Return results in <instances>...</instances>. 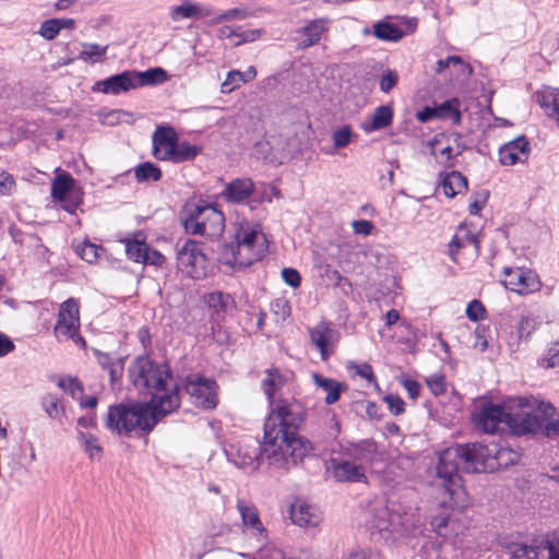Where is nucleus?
<instances>
[{"mask_svg":"<svg viewBox=\"0 0 559 559\" xmlns=\"http://www.w3.org/2000/svg\"><path fill=\"white\" fill-rule=\"evenodd\" d=\"M60 32L61 29L57 17L41 22L38 29V34L46 40H53Z\"/></svg>","mask_w":559,"mask_h":559,"instance_id":"obj_48","label":"nucleus"},{"mask_svg":"<svg viewBox=\"0 0 559 559\" xmlns=\"http://www.w3.org/2000/svg\"><path fill=\"white\" fill-rule=\"evenodd\" d=\"M237 509L243 526L250 528L252 534L258 540L264 542L267 538V533L263 526L257 508L251 503H246L243 500H237Z\"/></svg>","mask_w":559,"mask_h":559,"instance_id":"obj_21","label":"nucleus"},{"mask_svg":"<svg viewBox=\"0 0 559 559\" xmlns=\"http://www.w3.org/2000/svg\"><path fill=\"white\" fill-rule=\"evenodd\" d=\"M175 163H183L193 160L202 151L201 146L190 144L187 141L176 142L175 145Z\"/></svg>","mask_w":559,"mask_h":559,"instance_id":"obj_38","label":"nucleus"},{"mask_svg":"<svg viewBox=\"0 0 559 559\" xmlns=\"http://www.w3.org/2000/svg\"><path fill=\"white\" fill-rule=\"evenodd\" d=\"M205 301L207 306L214 309L216 312L226 311L235 304L234 298L229 294L223 292L210 293L206 295Z\"/></svg>","mask_w":559,"mask_h":559,"instance_id":"obj_39","label":"nucleus"},{"mask_svg":"<svg viewBox=\"0 0 559 559\" xmlns=\"http://www.w3.org/2000/svg\"><path fill=\"white\" fill-rule=\"evenodd\" d=\"M332 475L336 481L366 483L367 476L362 466L348 460L332 457L330 460Z\"/></svg>","mask_w":559,"mask_h":559,"instance_id":"obj_16","label":"nucleus"},{"mask_svg":"<svg viewBox=\"0 0 559 559\" xmlns=\"http://www.w3.org/2000/svg\"><path fill=\"white\" fill-rule=\"evenodd\" d=\"M180 222L187 234L211 239L219 237L225 228L223 212L202 201L186 204L180 213Z\"/></svg>","mask_w":559,"mask_h":559,"instance_id":"obj_5","label":"nucleus"},{"mask_svg":"<svg viewBox=\"0 0 559 559\" xmlns=\"http://www.w3.org/2000/svg\"><path fill=\"white\" fill-rule=\"evenodd\" d=\"M540 435L548 439H559V408L550 403H538Z\"/></svg>","mask_w":559,"mask_h":559,"instance_id":"obj_19","label":"nucleus"},{"mask_svg":"<svg viewBox=\"0 0 559 559\" xmlns=\"http://www.w3.org/2000/svg\"><path fill=\"white\" fill-rule=\"evenodd\" d=\"M426 384L435 396H440L445 393L447 383L441 374H433L426 379Z\"/></svg>","mask_w":559,"mask_h":559,"instance_id":"obj_53","label":"nucleus"},{"mask_svg":"<svg viewBox=\"0 0 559 559\" xmlns=\"http://www.w3.org/2000/svg\"><path fill=\"white\" fill-rule=\"evenodd\" d=\"M75 180L68 173L55 177L51 182V197L55 200L67 202L66 211L73 213L82 204V195L75 191Z\"/></svg>","mask_w":559,"mask_h":559,"instance_id":"obj_13","label":"nucleus"},{"mask_svg":"<svg viewBox=\"0 0 559 559\" xmlns=\"http://www.w3.org/2000/svg\"><path fill=\"white\" fill-rule=\"evenodd\" d=\"M78 439L84 448V451L88 454L92 460H99L102 456V447L98 444V440L94 435L84 433L78 430Z\"/></svg>","mask_w":559,"mask_h":559,"instance_id":"obj_40","label":"nucleus"},{"mask_svg":"<svg viewBox=\"0 0 559 559\" xmlns=\"http://www.w3.org/2000/svg\"><path fill=\"white\" fill-rule=\"evenodd\" d=\"M179 395L173 392L158 399L156 405L150 403H120L108 407L105 427L114 433L130 437L140 431L141 436L150 433L158 420L177 409Z\"/></svg>","mask_w":559,"mask_h":559,"instance_id":"obj_3","label":"nucleus"},{"mask_svg":"<svg viewBox=\"0 0 559 559\" xmlns=\"http://www.w3.org/2000/svg\"><path fill=\"white\" fill-rule=\"evenodd\" d=\"M252 15V12L245 8H234L230 10H227L221 14H218L216 17L213 19V24H219L225 21H234V20H245Z\"/></svg>","mask_w":559,"mask_h":559,"instance_id":"obj_47","label":"nucleus"},{"mask_svg":"<svg viewBox=\"0 0 559 559\" xmlns=\"http://www.w3.org/2000/svg\"><path fill=\"white\" fill-rule=\"evenodd\" d=\"M45 412L51 419H59L64 413L60 400L53 394H47L41 401Z\"/></svg>","mask_w":559,"mask_h":559,"instance_id":"obj_46","label":"nucleus"},{"mask_svg":"<svg viewBox=\"0 0 559 559\" xmlns=\"http://www.w3.org/2000/svg\"><path fill=\"white\" fill-rule=\"evenodd\" d=\"M259 238L265 241L259 225H241L235 234L236 243H227L224 246L222 259L225 263L239 264L241 266L250 265L254 261H259L264 253L263 243L257 246Z\"/></svg>","mask_w":559,"mask_h":559,"instance_id":"obj_6","label":"nucleus"},{"mask_svg":"<svg viewBox=\"0 0 559 559\" xmlns=\"http://www.w3.org/2000/svg\"><path fill=\"white\" fill-rule=\"evenodd\" d=\"M501 283L506 288L519 295L538 292L542 282L535 271L525 267H504Z\"/></svg>","mask_w":559,"mask_h":559,"instance_id":"obj_12","label":"nucleus"},{"mask_svg":"<svg viewBox=\"0 0 559 559\" xmlns=\"http://www.w3.org/2000/svg\"><path fill=\"white\" fill-rule=\"evenodd\" d=\"M135 178L139 182L158 181L162 178V170L151 162L140 164L134 169Z\"/></svg>","mask_w":559,"mask_h":559,"instance_id":"obj_41","label":"nucleus"},{"mask_svg":"<svg viewBox=\"0 0 559 559\" xmlns=\"http://www.w3.org/2000/svg\"><path fill=\"white\" fill-rule=\"evenodd\" d=\"M134 90L141 86L155 85L167 80V73L162 68H152L143 72L132 71Z\"/></svg>","mask_w":559,"mask_h":559,"instance_id":"obj_30","label":"nucleus"},{"mask_svg":"<svg viewBox=\"0 0 559 559\" xmlns=\"http://www.w3.org/2000/svg\"><path fill=\"white\" fill-rule=\"evenodd\" d=\"M132 71H123L94 83L92 91L96 93L118 95L134 90Z\"/></svg>","mask_w":559,"mask_h":559,"instance_id":"obj_17","label":"nucleus"},{"mask_svg":"<svg viewBox=\"0 0 559 559\" xmlns=\"http://www.w3.org/2000/svg\"><path fill=\"white\" fill-rule=\"evenodd\" d=\"M393 120V110L388 105L379 106L374 109V112L371 117V122L369 126H364V130L366 132H372L377 130L384 129L392 123Z\"/></svg>","mask_w":559,"mask_h":559,"instance_id":"obj_33","label":"nucleus"},{"mask_svg":"<svg viewBox=\"0 0 559 559\" xmlns=\"http://www.w3.org/2000/svg\"><path fill=\"white\" fill-rule=\"evenodd\" d=\"M538 104L546 114L559 121V88H552L538 96Z\"/></svg>","mask_w":559,"mask_h":559,"instance_id":"obj_36","label":"nucleus"},{"mask_svg":"<svg viewBox=\"0 0 559 559\" xmlns=\"http://www.w3.org/2000/svg\"><path fill=\"white\" fill-rule=\"evenodd\" d=\"M153 154L159 160H169L175 163L174 145H153Z\"/></svg>","mask_w":559,"mask_h":559,"instance_id":"obj_58","label":"nucleus"},{"mask_svg":"<svg viewBox=\"0 0 559 559\" xmlns=\"http://www.w3.org/2000/svg\"><path fill=\"white\" fill-rule=\"evenodd\" d=\"M271 309L273 313L282 321H285L292 312L290 304L285 297L276 298L271 304Z\"/></svg>","mask_w":559,"mask_h":559,"instance_id":"obj_51","label":"nucleus"},{"mask_svg":"<svg viewBox=\"0 0 559 559\" xmlns=\"http://www.w3.org/2000/svg\"><path fill=\"white\" fill-rule=\"evenodd\" d=\"M254 192V182L250 178H236L227 183L221 197L228 203H242Z\"/></svg>","mask_w":559,"mask_h":559,"instance_id":"obj_20","label":"nucleus"},{"mask_svg":"<svg viewBox=\"0 0 559 559\" xmlns=\"http://www.w3.org/2000/svg\"><path fill=\"white\" fill-rule=\"evenodd\" d=\"M508 416H510V412H507L503 406L489 402L480 407L475 418V425L486 433H493L500 428V425L507 426Z\"/></svg>","mask_w":559,"mask_h":559,"instance_id":"obj_14","label":"nucleus"},{"mask_svg":"<svg viewBox=\"0 0 559 559\" xmlns=\"http://www.w3.org/2000/svg\"><path fill=\"white\" fill-rule=\"evenodd\" d=\"M397 79L399 76L395 71L389 70L385 73H383L379 83L380 91L383 93H389L390 91H392L397 83Z\"/></svg>","mask_w":559,"mask_h":559,"instance_id":"obj_57","label":"nucleus"},{"mask_svg":"<svg viewBox=\"0 0 559 559\" xmlns=\"http://www.w3.org/2000/svg\"><path fill=\"white\" fill-rule=\"evenodd\" d=\"M80 313L79 305L73 298L62 302L55 325V335L58 340H72L80 347H85L84 338L79 334Z\"/></svg>","mask_w":559,"mask_h":559,"instance_id":"obj_9","label":"nucleus"},{"mask_svg":"<svg viewBox=\"0 0 559 559\" xmlns=\"http://www.w3.org/2000/svg\"><path fill=\"white\" fill-rule=\"evenodd\" d=\"M282 278L287 285H289L293 288L299 287L301 283L299 272L292 267H284L282 270Z\"/></svg>","mask_w":559,"mask_h":559,"instance_id":"obj_62","label":"nucleus"},{"mask_svg":"<svg viewBox=\"0 0 559 559\" xmlns=\"http://www.w3.org/2000/svg\"><path fill=\"white\" fill-rule=\"evenodd\" d=\"M507 427L512 433L523 436L528 433H540V421L538 416V405L533 412L511 413L507 417Z\"/></svg>","mask_w":559,"mask_h":559,"instance_id":"obj_15","label":"nucleus"},{"mask_svg":"<svg viewBox=\"0 0 559 559\" xmlns=\"http://www.w3.org/2000/svg\"><path fill=\"white\" fill-rule=\"evenodd\" d=\"M367 522L371 528L385 531L389 528L391 512L383 500H376L366 512Z\"/></svg>","mask_w":559,"mask_h":559,"instance_id":"obj_25","label":"nucleus"},{"mask_svg":"<svg viewBox=\"0 0 559 559\" xmlns=\"http://www.w3.org/2000/svg\"><path fill=\"white\" fill-rule=\"evenodd\" d=\"M377 452L378 444L373 439H364L346 448L347 455L356 461H371Z\"/></svg>","mask_w":559,"mask_h":559,"instance_id":"obj_28","label":"nucleus"},{"mask_svg":"<svg viewBox=\"0 0 559 559\" xmlns=\"http://www.w3.org/2000/svg\"><path fill=\"white\" fill-rule=\"evenodd\" d=\"M98 246L87 240L79 245L75 249L78 255H80L81 259L88 263H93L94 261H96V259L98 258Z\"/></svg>","mask_w":559,"mask_h":559,"instance_id":"obj_49","label":"nucleus"},{"mask_svg":"<svg viewBox=\"0 0 559 559\" xmlns=\"http://www.w3.org/2000/svg\"><path fill=\"white\" fill-rule=\"evenodd\" d=\"M519 454L508 448L498 444L485 445L483 443L456 444L440 453L437 464V477L449 493L450 499L461 491L462 469L466 473H479L507 468L519 461Z\"/></svg>","mask_w":559,"mask_h":559,"instance_id":"obj_2","label":"nucleus"},{"mask_svg":"<svg viewBox=\"0 0 559 559\" xmlns=\"http://www.w3.org/2000/svg\"><path fill=\"white\" fill-rule=\"evenodd\" d=\"M289 514L293 523L299 526H317L320 521L317 508L306 502L292 504Z\"/></svg>","mask_w":559,"mask_h":559,"instance_id":"obj_26","label":"nucleus"},{"mask_svg":"<svg viewBox=\"0 0 559 559\" xmlns=\"http://www.w3.org/2000/svg\"><path fill=\"white\" fill-rule=\"evenodd\" d=\"M333 144L336 148H342L348 145L352 139V130L348 126L333 132Z\"/></svg>","mask_w":559,"mask_h":559,"instance_id":"obj_55","label":"nucleus"},{"mask_svg":"<svg viewBox=\"0 0 559 559\" xmlns=\"http://www.w3.org/2000/svg\"><path fill=\"white\" fill-rule=\"evenodd\" d=\"M457 233L461 236H463L465 246L472 245L474 248L475 254H478L479 249H480V240L478 238V235L468 230L466 224H461L457 228Z\"/></svg>","mask_w":559,"mask_h":559,"instance_id":"obj_54","label":"nucleus"},{"mask_svg":"<svg viewBox=\"0 0 559 559\" xmlns=\"http://www.w3.org/2000/svg\"><path fill=\"white\" fill-rule=\"evenodd\" d=\"M15 188V181L12 175L7 171L0 173V195H10Z\"/></svg>","mask_w":559,"mask_h":559,"instance_id":"obj_60","label":"nucleus"},{"mask_svg":"<svg viewBox=\"0 0 559 559\" xmlns=\"http://www.w3.org/2000/svg\"><path fill=\"white\" fill-rule=\"evenodd\" d=\"M485 313V308L479 300H472L466 308V316L469 320L476 322L481 320Z\"/></svg>","mask_w":559,"mask_h":559,"instance_id":"obj_59","label":"nucleus"},{"mask_svg":"<svg viewBox=\"0 0 559 559\" xmlns=\"http://www.w3.org/2000/svg\"><path fill=\"white\" fill-rule=\"evenodd\" d=\"M286 382L285 377L276 368H270L265 371V378L262 380V389L267 401L273 404L274 395Z\"/></svg>","mask_w":559,"mask_h":559,"instance_id":"obj_29","label":"nucleus"},{"mask_svg":"<svg viewBox=\"0 0 559 559\" xmlns=\"http://www.w3.org/2000/svg\"><path fill=\"white\" fill-rule=\"evenodd\" d=\"M384 402L388 404L391 414L395 416L405 412V403L399 395L388 394L384 396Z\"/></svg>","mask_w":559,"mask_h":559,"instance_id":"obj_56","label":"nucleus"},{"mask_svg":"<svg viewBox=\"0 0 559 559\" xmlns=\"http://www.w3.org/2000/svg\"><path fill=\"white\" fill-rule=\"evenodd\" d=\"M310 340L320 350L321 358L328 360L332 355L330 345L337 341V332L325 324H320L310 330Z\"/></svg>","mask_w":559,"mask_h":559,"instance_id":"obj_23","label":"nucleus"},{"mask_svg":"<svg viewBox=\"0 0 559 559\" xmlns=\"http://www.w3.org/2000/svg\"><path fill=\"white\" fill-rule=\"evenodd\" d=\"M285 556L281 549L274 546L262 547L257 554L258 559H285Z\"/></svg>","mask_w":559,"mask_h":559,"instance_id":"obj_63","label":"nucleus"},{"mask_svg":"<svg viewBox=\"0 0 559 559\" xmlns=\"http://www.w3.org/2000/svg\"><path fill=\"white\" fill-rule=\"evenodd\" d=\"M307 417V408L296 399H278L264 421L265 452L271 463L292 467L312 454V443L297 433Z\"/></svg>","mask_w":559,"mask_h":559,"instance_id":"obj_1","label":"nucleus"},{"mask_svg":"<svg viewBox=\"0 0 559 559\" xmlns=\"http://www.w3.org/2000/svg\"><path fill=\"white\" fill-rule=\"evenodd\" d=\"M96 357L99 366L108 371L111 383L122 376L123 365L121 360L115 359L109 354L102 352H96Z\"/></svg>","mask_w":559,"mask_h":559,"instance_id":"obj_35","label":"nucleus"},{"mask_svg":"<svg viewBox=\"0 0 559 559\" xmlns=\"http://www.w3.org/2000/svg\"><path fill=\"white\" fill-rule=\"evenodd\" d=\"M127 257L136 263H148L150 249L144 240H129L126 243Z\"/></svg>","mask_w":559,"mask_h":559,"instance_id":"obj_37","label":"nucleus"},{"mask_svg":"<svg viewBox=\"0 0 559 559\" xmlns=\"http://www.w3.org/2000/svg\"><path fill=\"white\" fill-rule=\"evenodd\" d=\"M212 9L198 2L183 0L179 5L169 9V16L173 22H180L187 19H203L212 15Z\"/></svg>","mask_w":559,"mask_h":559,"instance_id":"obj_22","label":"nucleus"},{"mask_svg":"<svg viewBox=\"0 0 559 559\" xmlns=\"http://www.w3.org/2000/svg\"><path fill=\"white\" fill-rule=\"evenodd\" d=\"M373 35L381 40L399 41L404 36V32L395 24L381 21L373 25Z\"/></svg>","mask_w":559,"mask_h":559,"instance_id":"obj_34","label":"nucleus"},{"mask_svg":"<svg viewBox=\"0 0 559 559\" xmlns=\"http://www.w3.org/2000/svg\"><path fill=\"white\" fill-rule=\"evenodd\" d=\"M239 27L236 28L235 37L237 40L235 41V46H240L246 43H252L257 39H259L263 35V29L255 28V29H247L239 32Z\"/></svg>","mask_w":559,"mask_h":559,"instance_id":"obj_52","label":"nucleus"},{"mask_svg":"<svg viewBox=\"0 0 559 559\" xmlns=\"http://www.w3.org/2000/svg\"><path fill=\"white\" fill-rule=\"evenodd\" d=\"M82 51L79 55V59L86 63H102L106 60L108 45L102 46L96 43H81Z\"/></svg>","mask_w":559,"mask_h":559,"instance_id":"obj_32","label":"nucleus"},{"mask_svg":"<svg viewBox=\"0 0 559 559\" xmlns=\"http://www.w3.org/2000/svg\"><path fill=\"white\" fill-rule=\"evenodd\" d=\"M178 136L171 127H158L153 134V145H175Z\"/></svg>","mask_w":559,"mask_h":559,"instance_id":"obj_45","label":"nucleus"},{"mask_svg":"<svg viewBox=\"0 0 559 559\" xmlns=\"http://www.w3.org/2000/svg\"><path fill=\"white\" fill-rule=\"evenodd\" d=\"M547 362L548 368H554L559 365V341L552 343L546 354V358L544 359Z\"/></svg>","mask_w":559,"mask_h":559,"instance_id":"obj_64","label":"nucleus"},{"mask_svg":"<svg viewBox=\"0 0 559 559\" xmlns=\"http://www.w3.org/2000/svg\"><path fill=\"white\" fill-rule=\"evenodd\" d=\"M206 258L195 240L188 239L177 252V266L189 277L201 278L206 274Z\"/></svg>","mask_w":559,"mask_h":559,"instance_id":"obj_11","label":"nucleus"},{"mask_svg":"<svg viewBox=\"0 0 559 559\" xmlns=\"http://www.w3.org/2000/svg\"><path fill=\"white\" fill-rule=\"evenodd\" d=\"M504 555L510 559H559V534L555 533L532 545L519 542H503Z\"/></svg>","mask_w":559,"mask_h":559,"instance_id":"obj_7","label":"nucleus"},{"mask_svg":"<svg viewBox=\"0 0 559 559\" xmlns=\"http://www.w3.org/2000/svg\"><path fill=\"white\" fill-rule=\"evenodd\" d=\"M330 23L329 19L320 17L308 22L304 27L297 29V33L301 36L297 43V48L304 50L318 45L322 35L329 31Z\"/></svg>","mask_w":559,"mask_h":559,"instance_id":"obj_18","label":"nucleus"},{"mask_svg":"<svg viewBox=\"0 0 559 559\" xmlns=\"http://www.w3.org/2000/svg\"><path fill=\"white\" fill-rule=\"evenodd\" d=\"M346 559H381L380 555L369 548H354L352 549Z\"/></svg>","mask_w":559,"mask_h":559,"instance_id":"obj_61","label":"nucleus"},{"mask_svg":"<svg viewBox=\"0 0 559 559\" xmlns=\"http://www.w3.org/2000/svg\"><path fill=\"white\" fill-rule=\"evenodd\" d=\"M129 378L133 385L141 392L152 395V403L157 404L158 399L164 395H170L173 392L178 394V385L174 384L171 390H167V381L171 380V373L167 365H158L148 357H138L129 367Z\"/></svg>","mask_w":559,"mask_h":559,"instance_id":"obj_4","label":"nucleus"},{"mask_svg":"<svg viewBox=\"0 0 559 559\" xmlns=\"http://www.w3.org/2000/svg\"><path fill=\"white\" fill-rule=\"evenodd\" d=\"M248 79L245 74L238 70H231L227 73L225 81L221 84V92L223 94H229L236 88L240 87L241 84L247 83Z\"/></svg>","mask_w":559,"mask_h":559,"instance_id":"obj_44","label":"nucleus"},{"mask_svg":"<svg viewBox=\"0 0 559 559\" xmlns=\"http://www.w3.org/2000/svg\"><path fill=\"white\" fill-rule=\"evenodd\" d=\"M217 389L215 380L199 374H190L186 378L185 390L191 404L195 407L209 411L217 406Z\"/></svg>","mask_w":559,"mask_h":559,"instance_id":"obj_8","label":"nucleus"},{"mask_svg":"<svg viewBox=\"0 0 559 559\" xmlns=\"http://www.w3.org/2000/svg\"><path fill=\"white\" fill-rule=\"evenodd\" d=\"M442 190L447 197L454 198L467 190V179L460 171L453 170L442 180Z\"/></svg>","mask_w":559,"mask_h":559,"instance_id":"obj_31","label":"nucleus"},{"mask_svg":"<svg viewBox=\"0 0 559 559\" xmlns=\"http://www.w3.org/2000/svg\"><path fill=\"white\" fill-rule=\"evenodd\" d=\"M454 103H457L456 99L453 100H447L443 104H441L437 108V116L438 117H449L452 118L454 123H459L461 120V112L460 110L454 106Z\"/></svg>","mask_w":559,"mask_h":559,"instance_id":"obj_50","label":"nucleus"},{"mask_svg":"<svg viewBox=\"0 0 559 559\" xmlns=\"http://www.w3.org/2000/svg\"><path fill=\"white\" fill-rule=\"evenodd\" d=\"M266 439L263 438V442L260 443L257 439L247 438L245 439L237 450L234 457V463L241 468L255 471L260 467L263 461H266L270 466L280 468L275 464L271 463V459L265 452ZM288 469L289 467H284Z\"/></svg>","mask_w":559,"mask_h":559,"instance_id":"obj_10","label":"nucleus"},{"mask_svg":"<svg viewBox=\"0 0 559 559\" xmlns=\"http://www.w3.org/2000/svg\"><path fill=\"white\" fill-rule=\"evenodd\" d=\"M451 64L460 66L461 73L465 76H469L473 73V68L471 64L466 63L459 56H449L445 59H440L437 61V73L443 72L444 69L449 68Z\"/></svg>","mask_w":559,"mask_h":559,"instance_id":"obj_43","label":"nucleus"},{"mask_svg":"<svg viewBox=\"0 0 559 559\" xmlns=\"http://www.w3.org/2000/svg\"><path fill=\"white\" fill-rule=\"evenodd\" d=\"M528 141L521 135L508 143L499 150V162L506 166H512L520 160V154H527Z\"/></svg>","mask_w":559,"mask_h":559,"instance_id":"obj_24","label":"nucleus"},{"mask_svg":"<svg viewBox=\"0 0 559 559\" xmlns=\"http://www.w3.org/2000/svg\"><path fill=\"white\" fill-rule=\"evenodd\" d=\"M58 386L67 391L76 401H82L84 396V386L76 377L61 378L58 381Z\"/></svg>","mask_w":559,"mask_h":559,"instance_id":"obj_42","label":"nucleus"},{"mask_svg":"<svg viewBox=\"0 0 559 559\" xmlns=\"http://www.w3.org/2000/svg\"><path fill=\"white\" fill-rule=\"evenodd\" d=\"M312 379L314 384L326 393L324 402L328 405L336 403L341 397V393L347 390L346 384L334 379L325 378L319 373H313Z\"/></svg>","mask_w":559,"mask_h":559,"instance_id":"obj_27","label":"nucleus"}]
</instances>
